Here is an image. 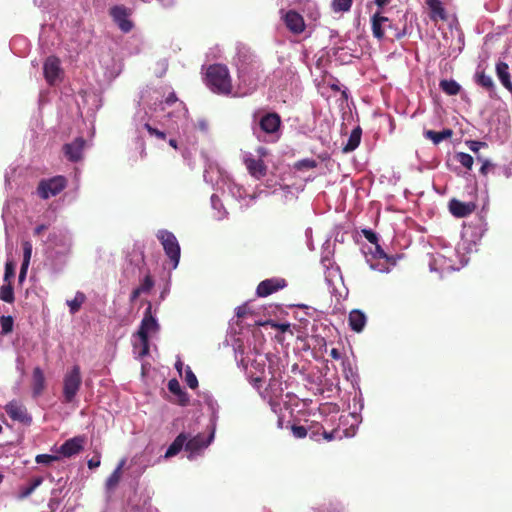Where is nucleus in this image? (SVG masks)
<instances>
[{"instance_id": "f257e3e1", "label": "nucleus", "mask_w": 512, "mask_h": 512, "mask_svg": "<svg viewBox=\"0 0 512 512\" xmlns=\"http://www.w3.org/2000/svg\"><path fill=\"white\" fill-rule=\"evenodd\" d=\"M205 83L215 94L229 96L233 85L229 69L224 64L209 65L205 73Z\"/></svg>"}, {"instance_id": "f03ea898", "label": "nucleus", "mask_w": 512, "mask_h": 512, "mask_svg": "<svg viewBox=\"0 0 512 512\" xmlns=\"http://www.w3.org/2000/svg\"><path fill=\"white\" fill-rule=\"evenodd\" d=\"M159 328L156 319L152 316L151 304L145 310L144 317L141 321L137 335L141 342V350L139 351V357H144L149 353V332H155Z\"/></svg>"}, {"instance_id": "7ed1b4c3", "label": "nucleus", "mask_w": 512, "mask_h": 512, "mask_svg": "<svg viewBox=\"0 0 512 512\" xmlns=\"http://www.w3.org/2000/svg\"><path fill=\"white\" fill-rule=\"evenodd\" d=\"M82 383L81 371L78 365L66 373L63 381V397L66 403H70L77 395Z\"/></svg>"}, {"instance_id": "20e7f679", "label": "nucleus", "mask_w": 512, "mask_h": 512, "mask_svg": "<svg viewBox=\"0 0 512 512\" xmlns=\"http://www.w3.org/2000/svg\"><path fill=\"white\" fill-rule=\"evenodd\" d=\"M157 238L161 242L166 255L176 268L180 260V246L175 235L168 230H159Z\"/></svg>"}, {"instance_id": "39448f33", "label": "nucleus", "mask_w": 512, "mask_h": 512, "mask_svg": "<svg viewBox=\"0 0 512 512\" xmlns=\"http://www.w3.org/2000/svg\"><path fill=\"white\" fill-rule=\"evenodd\" d=\"M66 185V178L59 175L50 179L41 180L38 184L37 192L42 199H48L62 192Z\"/></svg>"}, {"instance_id": "423d86ee", "label": "nucleus", "mask_w": 512, "mask_h": 512, "mask_svg": "<svg viewBox=\"0 0 512 512\" xmlns=\"http://www.w3.org/2000/svg\"><path fill=\"white\" fill-rule=\"evenodd\" d=\"M109 15L123 33H129L133 29L134 24L129 19L132 15L130 8L124 5H115L109 9Z\"/></svg>"}, {"instance_id": "0eeeda50", "label": "nucleus", "mask_w": 512, "mask_h": 512, "mask_svg": "<svg viewBox=\"0 0 512 512\" xmlns=\"http://www.w3.org/2000/svg\"><path fill=\"white\" fill-rule=\"evenodd\" d=\"M85 146L86 140L83 137H77L72 142L64 144L62 151L69 161L78 162L83 157Z\"/></svg>"}, {"instance_id": "6e6552de", "label": "nucleus", "mask_w": 512, "mask_h": 512, "mask_svg": "<svg viewBox=\"0 0 512 512\" xmlns=\"http://www.w3.org/2000/svg\"><path fill=\"white\" fill-rule=\"evenodd\" d=\"M86 443L85 436H75L66 440L57 450L63 457H72L79 454Z\"/></svg>"}, {"instance_id": "1a4fd4ad", "label": "nucleus", "mask_w": 512, "mask_h": 512, "mask_svg": "<svg viewBox=\"0 0 512 512\" xmlns=\"http://www.w3.org/2000/svg\"><path fill=\"white\" fill-rule=\"evenodd\" d=\"M287 285L286 280L283 278H270L261 281L256 289V294L259 297H267Z\"/></svg>"}, {"instance_id": "9d476101", "label": "nucleus", "mask_w": 512, "mask_h": 512, "mask_svg": "<svg viewBox=\"0 0 512 512\" xmlns=\"http://www.w3.org/2000/svg\"><path fill=\"white\" fill-rule=\"evenodd\" d=\"M43 72L48 84L54 85L62 73L59 58L56 56H49L44 62Z\"/></svg>"}, {"instance_id": "9b49d317", "label": "nucleus", "mask_w": 512, "mask_h": 512, "mask_svg": "<svg viewBox=\"0 0 512 512\" xmlns=\"http://www.w3.org/2000/svg\"><path fill=\"white\" fill-rule=\"evenodd\" d=\"M260 129L266 134H275L281 126V118L275 112L266 113L259 121Z\"/></svg>"}, {"instance_id": "f8f14e48", "label": "nucleus", "mask_w": 512, "mask_h": 512, "mask_svg": "<svg viewBox=\"0 0 512 512\" xmlns=\"http://www.w3.org/2000/svg\"><path fill=\"white\" fill-rule=\"evenodd\" d=\"M244 164L249 174L258 180L267 174V166L262 159H255L248 155L244 158Z\"/></svg>"}, {"instance_id": "ddd939ff", "label": "nucleus", "mask_w": 512, "mask_h": 512, "mask_svg": "<svg viewBox=\"0 0 512 512\" xmlns=\"http://www.w3.org/2000/svg\"><path fill=\"white\" fill-rule=\"evenodd\" d=\"M5 411L8 416L15 421L21 423L31 422V417L28 415L26 408L17 401H11L5 406Z\"/></svg>"}, {"instance_id": "4468645a", "label": "nucleus", "mask_w": 512, "mask_h": 512, "mask_svg": "<svg viewBox=\"0 0 512 512\" xmlns=\"http://www.w3.org/2000/svg\"><path fill=\"white\" fill-rule=\"evenodd\" d=\"M449 211L457 218L469 216L475 210V204L472 202H462L455 198L449 201Z\"/></svg>"}, {"instance_id": "2eb2a0df", "label": "nucleus", "mask_w": 512, "mask_h": 512, "mask_svg": "<svg viewBox=\"0 0 512 512\" xmlns=\"http://www.w3.org/2000/svg\"><path fill=\"white\" fill-rule=\"evenodd\" d=\"M286 27L294 34H300L305 29L303 17L294 10H289L284 16Z\"/></svg>"}, {"instance_id": "dca6fc26", "label": "nucleus", "mask_w": 512, "mask_h": 512, "mask_svg": "<svg viewBox=\"0 0 512 512\" xmlns=\"http://www.w3.org/2000/svg\"><path fill=\"white\" fill-rule=\"evenodd\" d=\"M348 321L349 327L353 331L360 333L363 331L366 325L367 318L366 315L361 310L354 309L349 313Z\"/></svg>"}, {"instance_id": "f3484780", "label": "nucleus", "mask_w": 512, "mask_h": 512, "mask_svg": "<svg viewBox=\"0 0 512 512\" xmlns=\"http://www.w3.org/2000/svg\"><path fill=\"white\" fill-rule=\"evenodd\" d=\"M212 438H213V434H210L208 436V438H206L202 434H198L189 440L187 439L186 440V450L190 451V452H197L203 448H206L210 444Z\"/></svg>"}, {"instance_id": "a211bd4d", "label": "nucleus", "mask_w": 512, "mask_h": 512, "mask_svg": "<svg viewBox=\"0 0 512 512\" xmlns=\"http://www.w3.org/2000/svg\"><path fill=\"white\" fill-rule=\"evenodd\" d=\"M426 5L430 10V19L432 21H446L447 14L440 0H425Z\"/></svg>"}, {"instance_id": "6ab92c4d", "label": "nucleus", "mask_w": 512, "mask_h": 512, "mask_svg": "<svg viewBox=\"0 0 512 512\" xmlns=\"http://www.w3.org/2000/svg\"><path fill=\"white\" fill-rule=\"evenodd\" d=\"M389 18L376 13L372 16V32L373 36L379 40L383 39L386 31V23Z\"/></svg>"}, {"instance_id": "aec40b11", "label": "nucleus", "mask_w": 512, "mask_h": 512, "mask_svg": "<svg viewBox=\"0 0 512 512\" xmlns=\"http://www.w3.org/2000/svg\"><path fill=\"white\" fill-rule=\"evenodd\" d=\"M45 389V376L41 368L36 367L32 375V391L33 396L38 397Z\"/></svg>"}, {"instance_id": "412c9836", "label": "nucleus", "mask_w": 512, "mask_h": 512, "mask_svg": "<svg viewBox=\"0 0 512 512\" xmlns=\"http://www.w3.org/2000/svg\"><path fill=\"white\" fill-rule=\"evenodd\" d=\"M168 389L172 394L178 397V404H180L181 406H186L189 404V396L182 389L177 379L174 378L169 380Z\"/></svg>"}, {"instance_id": "4be33fe9", "label": "nucleus", "mask_w": 512, "mask_h": 512, "mask_svg": "<svg viewBox=\"0 0 512 512\" xmlns=\"http://www.w3.org/2000/svg\"><path fill=\"white\" fill-rule=\"evenodd\" d=\"M496 74H497L500 82L502 83V85L507 90L512 92V82H511V79H510V73H509V66H508V64H506L505 62H502V61L498 62L496 64Z\"/></svg>"}, {"instance_id": "5701e85b", "label": "nucleus", "mask_w": 512, "mask_h": 512, "mask_svg": "<svg viewBox=\"0 0 512 512\" xmlns=\"http://www.w3.org/2000/svg\"><path fill=\"white\" fill-rule=\"evenodd\" d=\"M126 463V459H121L118 463L115 470L111 473V475L107 478L105 486L108 491L114 490L119 484L122 476V469Z\"/></svg>"}, {"instance_id": "b1692460", "label": "nucleus", "mask_w": 512, "mask_h": 512, "mask_svg": "<svg viewBox=\"0 0 512 512\" xmlns=\"http://www.w3.org/2000/svg\"><path fill=\"white\" fill-rule=\"evenodd\" d=\"M186 440L187 436L184 433H180L168 447L165 458L177 455L184 446L186 447Z\"/></svg>"}, {"instance_id": "393cba45", "label": "nucleus", "mask_w": 512, "mask_h": 512, "mask_svg": "<svg viewBox=\"0 0 512 512\" xmlns=\"http://www.w3.org/2000/svg\"><path fill=\"white\" fill-rule=\"evenodd\" d=\"M362 129L360 126L355 127L348 138L346 145L343 147L345 153L354 151L360 144Z\"/></svg>"}, {"instance_id": "a878e982", "label": "nucleus", "mask_w": 512, "mask_h": 512, "mask_svg": "<svg viewBox=\"0 0 512 512\" xmlns=\"http://www.w3.org/2000/svg\"><path fill=\"white\" fill-rule=\"evenodd\" d=\"M476 83L489 91L490 96L495 94V84L491 76L485 74L484 71L477 72L475 75Z\"/></svg>"}, {"instance_id": "bb28decb", "label": "nucleus", "mask_w": 512, "mask_h": 512, "mask_svg": "<svg viewBox=\"0 0 512 512\" xmlns=\"http://www.w3.org/2000/svg\"><path fill=\"white\" fill-rule=\"evenodd\" d=\"M453 134L451 129H444L442 131L436 132L433 130H425L424 136L425 138L431 140L434 144H439L441 141L450 138Z\"/></svg>"}, {"instance_id": "cd10ccee", "label": "nucleus", "mask_w": 512, "mask_h": 512, "mask_svg": "<svg viewBox=\"0 0 512 512\" xmlns=\"http://www.w3.org/2000/svg\"><path fill=\"white\" fill-rule=\"evenodd\" d=\"M42 482L43 478L40 476L33 478L27 486L20 488L18 498L22 500L29 497L35 491V489L42 484Z\"/></svg>"}, {"instance_id": "c85d7f7f", "label": "nucleus", "mask_w": 512, "mask_h": 512, "mask_svg": "<svg viewBox=\"0 0 512 512\" xmlns=\"http://www.w3.org/2000/svg\"><path fill=\"white\" fill-rule=\"evenodd\" d=\"M440 89L449 96H455L457 95L460 90L461 86L453 79L447 80L443 79L439 83Z\"/></svg>"}, {"instance_id": "c756f323", "label": "nucleus", "mask_w": 512, "mask_h": 512, "mask_svg": "<svg viewBox=\"0 0 512 512\" xmlns=\"http://www.w3.org/2000/svg\"><path fill=\"white\" fill-rule=\"evenodd\" d=\"M85 299H86V297L82 292H77L74 299L68 300L67 304L70 308V313L71 314L77 313L80 310Z\"/></svg>"}, {"instance_id": "7c9ffc66", "label": "nucleus", "mask_w": 512, "mask_h": 512, "mask_svg": "<svg viewBox=\"0 0 512 512\" xmlns=\"http://www.w3.org/2000/svg\"><path fill=\"white\" fill-rule=\"evenodd\" d=\"M0 299L7 303H13L15 300L14 289L11 282L3 285L0 289Z\"/></svg>"}, {"instance_id": "2f4dec72", "label": "nucleus", "mask_w": 512, "mask_h": 512, "mask_svg": "<svg viewBox=\"0 0 512 512\" xmlns=\"http://www.w3.org/2000/svg\"><path fill=\"white\" fill-rule=\"evenodd\" d=\"M455 160L460 163L466 169H471L474 163V159L470 154L464 152H458L455 155Z\"/></svg>"}, {"instance_id": "473e14b6", "label": "nucleus", "mask_w": 512, "mask_h": 512, "mask_svg": "<svg viewBox=\"0 0 512 512\" xmlns=\"http://www.w3.org/2000/svg\"><path fill=\"white\" fill-rule=\"evenodd\" d=\"M352 3L353 0H333L332 9L334 12H348Z\"/></svg>"}, {"instance_id": "72a5a7b5", "label": "nucleus", "mask_w": 512, "mask_h": 512, "mask_svg": "<svg viewBox=\"0 0 512 512\" xmlns=\"http://www.w3.org/2000/svg\"><path fill=\"white\" fill-rule=\"evenodd\" d=\"M1 334L7 335L13 331L14 320L11 316H1Z\"/></svg>"}, {"instance_id": "f704fd0d", "label": "nucleus", "mask_w": 512, "mask_h": 512, "mask_svg": "<svg viewBox=\"0 0 512 512\" xmlns=\"http://www.w3.org/2000/svg\"><path fill=\"white\" fill-rule=\"evenodd\" d=\"M317 167V162L314 159H302L297 161L294 164V168L296 170L302 171V170H309Z\"/></svg>"}, {"instance_id": "c9c22d12", "label": "nucleus", "mask_w": 512, "mask_h": 512, "mask_svg": "<svg viewBox=\"0 0 512 512\" xmlns=\"http://www.w3.org/2000/svg\"><path fill=\"white\" fill-rule=\"evenodd\" d=\"M386 29L389 30L390 34H391V39H401L402 37H404L406 35V29L405 27H403L402 29H399L397 27H395L391 21L389 20V22L386 23Z\"/></svg>"}, {"instance_id": "e433bc0d", "label": "nucleus", "mask_w": 512, "mask_h": 512, "mask_svg": "<svg viewBox=\"0 0 512 512\" xmlns=\"http://www.w3.org/2000/svg\"><path fill=\"white\" fill-rule=\"evenodd\" d=\"M185 381H186V384L189 386V388L191 389H196L198 387V380H197V377L196 375L193 373V371L191 370L190 367H187L186 369V372H185Z\"/></svg>"}, {"instance_id": "4c0bfd02", "label": "nucleus", "mask_w": 512, "mask_h": 512, "mask_svg": "<svg viewBox=\"0 0 512 512\" xmlns=\"http://www.w3.org/2000/svg\"><path fill=\"white\" fill-rule=\"evenodd\" d=\"M60 457L58 455L39 454L35 457L37 464H50L54 461H58Z\"/></svg>"}, {"instance_id": "58836bf2", "label": "nucleus", "mask_w": 512, "mask_h": 512, "mask_svg": "<svg viewBox=\"0 0 512 512\" xmlns=\"http://www.w3.org/2000/svg\"><path fill=\"white\" fill-rule=\"evenodd\" d=\"M32 254V244L28 241L23 243V264L25 266H29L30 259Z\"/></svg>"}, {"instance_id": "ea45409f", "label": "nucleus", "mask_w": 512, "mask_h": 512, "mask_svg": "<svg viewBox=\"0 0 512 512\" xmlns=\"http://www.w3.org/2000/svg\"><path fill=\"white\" fill-rule=\"evenodd\" d=\"M262 325H269L273 329L280 330L281 332H288L290 331V324L289 323H278L273 320H268Z\"/></svg>"}, {"instance_id": "a19ab883", "label": "nucleus", "mask_w": 512, "mask_h": 512, "mask_svg": "<svg viewBox=\"0 0 512 512\" xmlns=\"http://www.w3.org/2000/svg\"><path fill=\"white\" fill-rule=\"evenodd\" d=\"M373 255L375 258L386 259L388 262L395 264V259L393 257L388 256L378 243L377 245H375V252L373 253Z\"/></svg>"}, {"instance_id": "79ce46f5", "label": "nucleus", "mask_w": 512, "mask_h": 512, "mask_svg": "<svg viewBox=\"0 0 512 512\" xmlns=\"http://www.w3.org/2000/svg\"><path fill=\"white\" fill-rule=\"evenodd\" d=\"M330 356L334 360H342V366H343L344 370L346 369V366L350 365V362H349L348 358L347 357H343L341 352L337 348H332L331 349Z\"/></svg>"}, {"instance_id": "37998d69", "label": "nucleus", "mask_w": 512, "mask_h": 512, "mask_svg": "<svg viewBox=\"0 0 512 512\" xmlns=\"http://www.w3.org/2000/svg\"><path fill=\"white\" fill-rule=\"evenodd\" d=\"M153 286H154L153 279L151 278V276L147 275L144 277L142 283L140 284V286L138 288L142 293H147L153 288Z\"/></svg>"}, {"instance_id": "c03bdc74", "label": "nucleus", "mask_w": 512, "mask_h": 512, "mask_svg": "<svg viewBox=\"0 0 512 512\" xmlns=\"http://www.w3.org/2000/svg\"><path fill=\"white\" fill-rule=\"evenodd\" d=\"M291 430L294 437L299 439L305 438L308 434L307 429L304 426L300 425H292Z\"/></svg>"}, {"instance_id": "a18cd8bd", "label": "nucleus", "mask_w": 512, "mask_h": 512, "mask_svg": "<svg viewBox=\"0 0 512 512\" xmlns=\"http://www.w3.org/2000/svg\"><path fill=\"white\" fill-rule=\"evenodd\" d=\"M144 127L151 136H155L161 140H165L166 134L163 131H160V130L152 127L149 123H146L144 125Z\"/></svg>"}, {"instance_id": "49530a36", "label": "nucleus", "mask_w": 512, "mask_h": 512, "mask_svg": "<svg viewBox=\"0 0 512 512\" xmlns=\"http://www.w3.org/2000/svg\"><path fill=\"white\" fill-rule=\"evenodd\" d=\"M15 275L14 264L12 262H7L5 265V273H4V281L11 282L10 279Z\"/></svg>"}, {"instance_id": "de8ad7c7", "label": "nucleus", "mask_w": 512, "mask_h": 512, "mask_svg": "<svg viewBox=\"0 0 512 512\" xmlns=\"http://www.w3.org/2000/svg\"><path fill=\"white\" fill-rule=\"evenodd\" d=\"M362 234L371 244L377 245L378 236L371 229H363Z\"/></svg>"}, {"instance_id": "09e8293b", "label": "nucleus", "mask_w": 512, "mask_h": 512, "mask_svg": "<svg viewBox=\"0 0 512 512\" xmlns=\"http://www.w3.org/2000/svg\"><path fill=\"white\" fill-rule=\"evenodd\" d=\"M467 145L469 147V149L474 152L475 154H478L479 150L482 148V147H485L486 146V143L485 142H480V141H468L467 142Z\"/></svg>"}, {"instance_id": "8fccbe9b", "label": "nucleus", "mask_w": 512, "mask_h": 512, "mask_svg": "<svg viewBox=\"0 0 512 512\" xmlns=\"http://www.w3.org/2000/svg\"><path fill=\"white\" fill-rule=\"evenodd\" d=\"M100 463H101L100 456L97 455V456H93L91 459H89L87 464L90 469H94V468L99 467Z\"/></svg>"}, {"instance_id": "3c124183", "label": "nucleus", "mask_w": 512, "mask_h": 512, "mask_svg": "<svg viewBox=\"0 0 512 512\" xmlns=\"http://www.w3.org/2000/svg\"><path fill=\"white\" fill-rule=\"evenodd\" d=\"M477 160L482 161V165L480 167V173L483 175H486L488 172V169L491 167V164L487 160H482L479 156H477Z\"/></svg>"}, {"instance_id": "603ef678", "label": "nucleus", "mask_w": 512, "mask_h": 512, "mask_svg": "<svg viewBox=\"0 0 512 512\" xmlns=\"http://www.w3.org/2000/svg\"><path fill=\"white\" fill-rule=\"evenodd\" d=\"M177 96L174 92H171L165 99V102L166 104L168 105H172L173 103H175L177 101Z\"/></svg>"}, {"instance_id": "864d4df0", "label": "nucleus", "mask_w": 512, "mask_h": 512, "mask_svg": "<svg viewBox=\"0 0 512 512\" xmlns=\"http://www.w3.org/2000/svg\"><path fill=\"white\" fill-rule=\"evenodd\" d=\"M247 314V307L246 306H240L237 308L236 315L238 318H244Z\"/></svg>"}, {"instance_id": "5fc2aeb1", "label": "nucleus", "mask_w": 512, "mask_h": 512, "mask_svg": "<svg viewBox=\"0 0 512 512\" xmlns=\"http://www.w3.org/2000/svg\"><path fill=\"white\" fill-rule=\"evenodd\" d=\"M335 432H336V431L327 432V431H325V430H324V431L322 432V436H323V438H324L325 440H327V441H332V440H334V439H335Z\"/></svg>"}, {"instance_id": "6e6d98bb", "label": "nucleus", "mask_w": 512, "mask_h": 512, "mask_svg": "<svg viewBox=\"0 0 512 512\" xmlns=\"http://www.w3.org/2000/svg\"><path fill=\"white\" fill-rule=\"evenodd\" d=\"M48 227L45 224L38 225L34 229V235L39 236L41 235Z\"/></svg>"}, {"instance_id": "4d7b16f0", "label": "nucleus", "mask_w": 512, "mask_h": 512, "mask_svg": "<svg viewBox=\"0 0 512 512\" xmlns=\"http://www.w3.org/2000/svg\"><path fill=\"white\" fill-rule=\"evenodd\" d=\"M28 266H25V264L22 263L20 273H19V280L23 281L26 277Z\"/></svg>"}, {"instance_id": "13d9d810", "label": "nucleus", "mask_w": 512, "mask_h": 512, "mask_svg": "<svg viewBox=\"0 0 512 512\" xmlns=\"http://www.w3.org/2000/svg\"><path fill=\"white\" fill-rule=\"evenodd\" d=\"M141 293H142V292L139 290V288H138V287H137V288H135V289L132 291L131 295H130V301H131V302L136 301V299L140 296V294H141Z\"/></svg>"}, {"instance_id": "bf43d9fd", "label": "nucleus", "mask_w": 512, "mask_h": 512, "mask_svg": "<svg viewBox=\"0 0 512 512\" xmlns=\"http://www.w3.org/2000/svg\"><path fill=\"white\" fill-rule=\"evenodd\" d=\"M391 0H375V4L379 7V8H383L384 6H386L387 4L390 3Z\"/></svg>"}, {"instance_id": "052dcab7", "label": "nucleus", "mask_w": 512, "mask_h": 512, "mask_svg": "<svg viewBox=\"0 0 512 512\" xmlns=\"http://www.w3.org/2000/svg\"><path fill=\"white\" fill-rule=\"evenodd\" d=\"M257 153H258V155H259V157L261 159L262 157H265L267 155V149L264 148V147H259L257 149Z\"/></svg>"}, {"instance_id": "680f3d73", "label": "nucleus", "mask_w": 512, "mask_h": 512, "mask_svg": "<svg viewBox=\"0 0 512 512\" xmlns=\"http://www.w3.org/2000/svg\"><path fill=\"white\" fill-rule=\"evenodd\" d=\"M327 512H342V510L333 504H330V506L327 508Z\"/></svg>"}, {"instance_id": "e2e57ef3", "label": "nucleus", "mask_w": 512, "mask_h": 512, "mask_svg": "<svg viewBox=\"0 0 512 512\" xmlns=\"http://www.w3.org/2000/svg\"><path fill=\"white\" fill-rule=\"evenodd\" d=\"M261 383H262V379L261 378L256 377V378L253 379V385L255 387L259 388Z\"/></svg>"}, {"instance_id": "0e129e2a", "label": "nucleus", "mask_w": 512, "mask_h": 512, "mask_svg": "<svg viewBox=\"0 0 512 512\" xmlns=\"http://www.w3.org/2000/svg\"><path fill=\"white\" fill-rule=\"evenodd\" d=\"M199 127H200V129H201V130H206V129H207V124H206V122H204V121H200V122H199Z\"/></svg>"}, {"instance_id": "69168bd1", "label": "nucleus", "mask_w": 512, "mask_h": 512, "mask_svg": "<svg viewBox=\"0 0 512 512\" xmlns=\"http://www.w3.org/2000/svg\"><path fill=\"white\" fill-rule=\"evenodd\" d=\"M169 145L176 149L177 148V141L175 139H170L169 140Z\"/></svg>"}, {"instance_id": "338daca9", "label": "nucleus", "mask_w": 512, "mask_h": 512, "mask_svg": "<svg viewBox=\"0 0 512 512\" xmlns=\"http://www.w3.org/2000/svg\"><path fill=\"white\" fill-rule=\"evenodd\" d=\"M317 435H318V432H312V433H311V435H310V438L315 439V440H318V439L316 438V436H317Z\"/></svg>"}, {"instance_id": "774afa93", "label": "nucleus", "mask_w": 512, "mask_h": 512, "mask_svg": "<svg viewBox=\"0 0 512 512\" xmlns=\"http://www.w3.org/2000/svg\"><path fill=\"white\" fill-rule=\"evenodd\" d=\"M3 476L0 474V483L2 482Z\"/></svg>"}]
</instances>
